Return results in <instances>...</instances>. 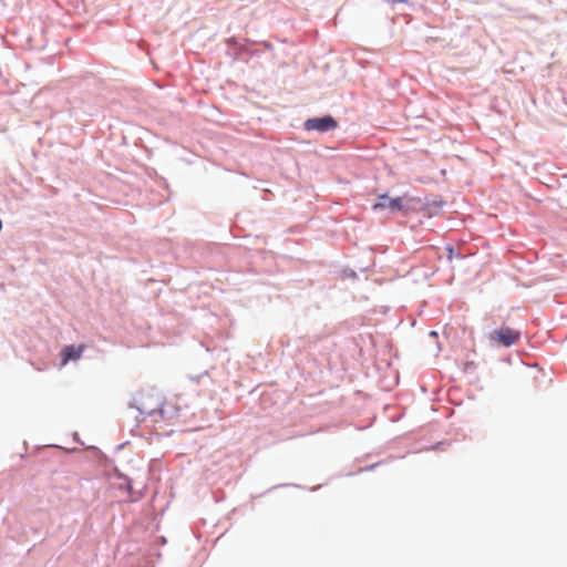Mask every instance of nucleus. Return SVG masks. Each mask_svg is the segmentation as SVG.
<instances>
[{"label":"nucleus","mask_w":567,"mask_h":567,"mask_svg":"<svg viewBox=\"0 0 567 567\" xmlns=\"http://www.w3.org/2000/svg\"><path fill=\"white\" fill-rule=\"evenodd\" d=\"M150 399H153V396H150ZM154 399H155L156 404L158 405V409L157 410L151 409L150 404L147 403L148 398H146L141 403L142 404V408H141L142 413H146L150 415L158 414L162 420H165L166 417H173L174 414L177 413V409L172 404H167V403L163 402V399L161 395L157 394L154 396Z\"/></svg>","instance_id":"nucleus-1"},{"label":"nucleus","mask_w":567,"mask_h":567,"mask_svg":"<svg viewBox=\"0 0 567 567\" xmlns=\"http://www.w3.org/2000/svg\"><path fill=\"white\" fill-rule=\"evenodd\" d=\"M520 333L509 327H502L498 330L493 331L489 338L504 347H511L519 340Z\"/></svg>","instance_id":"nucleus-2"},{"label":"nucleus","mask_w":567,"mask_h":567,"mask_svg":"<svg viewBox=\"0 0 567 567\" xmlns=\"http://www.w3.org/2000/svg\"><path fill=\"white\" fill-rule=\"evenodd\" d=\"M337 126V121L330 115L309 118L305 122V128L307 131L328 132L334 130Z\"/></svg>","instance_id":"nucleus-3"},{"label":"nucleus","mask_w":567,"mask_h":567,"mask_svg":"<svg viewBox=\"0 0 567 567\" xmlns=\"http://www.w3.org/2000/svg\"><path fill=\"white\" fill-rule=\"evenodd\" d=\"M390 209L392 212L394 210H402L404 208L402 198H390L386 195H381L378 198V202L373 205V210H380V209Z\"/></svg>","instance_id":"nucleus-4"},{"label":"nucleus","mask_w":567,"mask_h":567,"mask_svg":"<svg viewBox=\"0 0 567 567\" xmlns=\"http://www.w3.org/2000/svg\"><path fill=\"white\" fill-rule=\"evenodd\" d=\"M85 349V346L81 344V346H66L63 348L62 352H61V358H62V361H61V365L64 367L68 364L69 361L71 360H79L81 357H82V353Z\"/></svg>","instance_id":"nucleus-5"},{"label":"nucleus","mask_w":567,"mask_h":567,"mask_svg":"<svg viewBox=\"0 0 567 567\" xmlns=\"http://www.w3.org/2000/svg\"><path fill=\"white\" fill-rule=\"evenodd\" d=\"M431 336H432V337H435V336H437V333H436L435 331H432V332H431Z\"/></svg>","instance_id":"nucleus-6"}]
</instances>
